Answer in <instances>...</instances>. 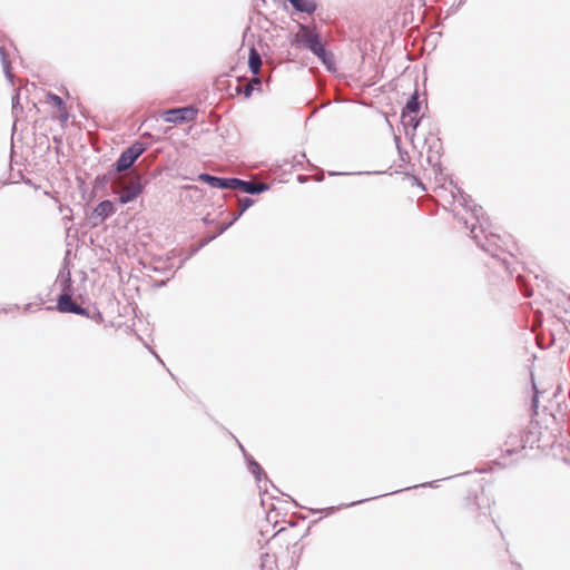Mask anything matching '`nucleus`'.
Wrapping results in <instances>:
<instances>
[{
	"mask_svg": "<svg viewBox=\"0 0 570 570\" xmlns=\"http://www.w3.org/2000/svg\"><path fill=\"white\" fill-rule=\"evenodd\" d=\"M293 45L297 48L309 49L322 60L328 70L334 69V57L331 52L325 50L324 45L321 42L320 35L315 30L301 26L299 30L295 35Z\"/></svg>",
	"mask_w": 570,
	"mask_h": 570,
	"instance_id": "f257e3e1",
	"label": "nucleus"
},
{
	"mask_svg": "<svg viewBox=\"0 0 570 570\" xmlns=\"http://www.w3.org/2000/svg\"><path fill=\"white\" fill-rule=\"evenodd\" d=\"M419 111L420 102L417 100V92L415 91L411 99L407 101L401 115L402 124L405 128L411 127L412 129H415L419 126Z\"/></svg>",
	"mask_w": 570,
	"mask_h": 570,
	"instance_id": "f03ea898",
	"label": "nucleus"
},
{
	"mask_svg": "<svg viewBox=\"0 0 570 570\" xmlns=\"http://www.w3.org/2000/svg\"><path fill=\"white\" fill-rule=\"evenodd\" d=\"M142 184L140 176H135L130 178L129 181L122 184L121 191L119 196V202L121 204H127L134 199H136L142 193Z\"/></svg>",
	"mask_w": 570,
	"mask_h": 570,
	"instance_id": "7ed1b4c3",
	"label": "nucleus"
},
{
	"mask_svg": "<svg viewBox=\"0 0 570 570\" xmlns=\"http://www.w3.org/2000/svg\"><path fill=\"white\" fill-rule=\"evenodd\" d=\"M145 256L140 258V263L145 268H149L154 272H164L171 268L168 255L156 256L153 252H145Z\"/></svg>",
	"mask_w": 570,
	"mask_h": 570,
	"instance_id": "20e7f679",
	"label": "nucleus"
},
{
	"mask_svg": "<svg viewBox=\"0 0 570 570\" xmlns=\"http://www.w3.org/2000/svg\"><path fill=\"white\" fill-rule=\"evenodd\" d=\"M145 151V147L140 142H136L127 148L119 157L117 161V170H127L136 159Z\"/></svg>",
	"mask_w": 570,
	"mask_h": 570,
	"instance_id": "39448f33",
	"label": "nucleus"
},
{
	"mask_svg": "<svg viewBox=\"0 0 570 570\" xmlns=\"http://www.w3.org/2000/svg\"><path fill=\"white\" fill-rule=\"evenodd\" d=\"M196 111L191 107L169 109L163 112V118L167 122H183L195 118Z\"/></svg>",
	"mask_w": 570,
	"mask_h": 570,
	"instance_id": "423d86ee",
	"label": "nucleus"
},
{
	"mask_svg": "<svg viewBox=\"0 0 570 570\" xmlns=\"http://www.w3.org/2000/svg\"><path fill=\"white\" fill-rule=\"evenodd\" d=\"M529 433L530 432H525L521 435H519V434L509 435V438L505 442V445L509 446L505 450L507 454L512 455V454H517V453L521 452L522 450H524L527 448V444L530 442Z\"/></svg>",
	"mask_w": 570,
	"mask_h": 570,
	"instance_id": "0eeeda50",
	"label": "nucleus"
},
{
	"mask_svg": "<svg viewBox=\"0 0 570 570\" xmlns=\"http://www.w3.org/2000/svg\"><path fill=\"white\" fill-rule=\"evenodd\" d=\"M58 309L63 313L83 314L85 309L76 304L69 294H62L58 298Z\"/></svg>",
	"mask_w": 570,
	"mask_h": 570,
	"instance_id": "6e6552de",
	"label": "nucleus"
},
{
	"mask_svg": "<svg viewBox=\"0 0 570 570\" xmlns=\"http://www.w3.org/2000/svg\"><path fill=\"white\" fill-rule=\"evenodd\" d=\"M47 104H50L52 105L53 107L57 108L58 110V118L62 121H66L68 119V112H67V109L65 107V104L62 101V99L55 95V94H51V92H48L46 95V100H45Z\"/></svg>",
	"mask_w": 570,
	"mask_h": 570,
	"instance_id": "1a4fd4ad",
	"label": "nucleus"
},
{
	"mask_svg": "<svg viewBox=\"0 0 570 570\" xmlns=\"http://www.w3.org/2000/svg\"><path fill=\"white\" fill-rule=\"evenodd\" d=\"M114 205L110 200H104L99 203L95 209L94 215L100 218V222L105 220L108 216L114 213Z\"/></svg>",
	"mask_w": 570,
	"mask_h": 570,
	"instance_id": "9d476101",
	"label": "nucleus"
},
{
	"mask_svg": "<svg viewBox=\"0 0 570 570\" xmlns=\"http://www.w3.org/2000/svg\"><path fill=\"white\" fill-rule=\"evenodd\" d=\"M293 8L301 12L312 13L316 9L314 0H288Z\"/></svg>",
	"mask_w": 570,
	"mask_h": 570,
	"instance_id": "9b49d317",
	"label": "nucleus"
},
{
	"mask_svg": "<svg viewBox=\"0 0 570 570\" xmlns=\"http://www.w3.org/2000/svg\"><path fill=\"white\" fill-rule=\"evenodd\" d=\"M248 66L254 75H257L259 72L262 66V58L254 47H252L249 50Z\"/></svg>",
	"mask_w": 570,
	"mask_h": 570,
	"instance_id": "f8f14e48",
	"label": "nucleus"
},
{
	"mask_svg": "<svg viewBox=\"0 0 570 570\" xmlns=\"http://www.w3.org/2000/svg\"><path fill=\"white\" fill-rule=\"evenodd\" d=\"M198 180L206 183L214 188H225V178L210 176L208 174H200L198 176Z\"/></svg>",
	"mask_w": 570,
	"mask_h": 570,
	"instance_id": "ddd939ff",
	"label": "nucleus"
},
{
	"mask_svg": "<svg viewBox=\"0 0 570 570\" xmlns=\"http://www.w3.org/2000/svg\"><path fill=\"white\" fill-rule=\"evenodd\" d=\"M265 189V185L263 184H255L252 181H244L242 183L240 190L247 194H256Z\"/></svg>",
	"mask_w": 570,
	"mask_h": 570,
	"instance_id": "4468645a",
	"label": "nucleus"
},
{
	"mask_svg": "<svg viewBox=\"0 0 570 570\" xmlns=\"http://www.w3.org/2000/svg\"><path fill=\"white\" fill-rule=\"evenodd\" d=\"M261 85H262V81H261V79H259V78H253L249 82H247V83L244 86V88H243V89L238 87V88H237V90H238L239 92H243V94H244V96H245L246 98H248V97L252 95V92H253V90H254V87H255V86H258V87H259Z\"/></svg>",
	"mask_w": 570,
	"mask_h": 570,
	"instance_id": "2eb2a0df",
	"label": "nucleus"
},
{
	"mask_svg": "<svg viewBox=\"0 0 570 570\" xmlns=\"http://www.w3.org/2000/svg\"><path fill=\"white\" fill-rule=\"evenodd\" d=\"M243 180L237 178H225V188L224 189H233V190H240Z\"/></svg>",
	"mask_w": 570,
	"mask_h": 570,
	"instance_id": "dca6fc26",
	"label": "nucleus"
},
{
	"mask_svg": "<svg viewBox=\"0 0 570 570\" xmlns=\"http://www.w3.org/2000/svg\"><path fill=\"white\" fill-rule=\"evenodd\" d=\"M242 205V210H245L248 206L253 204V200L250 198H245L239 202Z\"/></svg>",
	"mask_w": 570,
	"mask_h": 570,
	"instance_id": "f3484780",
	"label": "nucleus"
}]
</instances>
